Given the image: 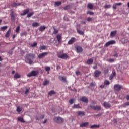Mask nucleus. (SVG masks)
Wrapping results in <instances>:
<instances>
[{
  "label": "nucleus",
  "instance_id": "nucleus-42",
  "mask_svg": "<svg viewBox=\"0 0 129 129\" xmlns=\"http://www.w3.org/2000/svg\"><path fill=\"white\" fill-rule=\"evenodd\" d=\"M110 82H109V81H108V80H105V81H104V84L105 85H109V84H110Z\"/></svg>",
  "mask_w": 129,
  "mask_h": 129
},
{
  "label": "nucleus",
  "instance_id": "nucleus-54",
  "mask_svg": "<svg viewBox=\"0 0 129 129\" xmlns=\"http://www.w3.org/2000/svg\"><path fill=\"white\" fill-rule=\"evenodd\" d=\"M95 104H96V102L95 101H93L91 104V105H92V106H94V105H95Z\"/></svg>",
  "mask_w": 129,
  "mask_h": 129
},
{
  "label": "nucleus",
  "instance_id": "nucleus-61",
  "mask_svg": "<svg viewBox=\"0 0 129 129\" xmlns=\"http://www.w3.org/2000/svg\"><path fill=\"white\" fill-rule=\"evenodd\" d=\"M78 115H81V111H79L78 112Z\"/></svg>",
  "mask_w": 129,
  "mask_h": 129
},
{
  "label": "nucleus",
  "instance_id": "nucleus-19",
  "mask_svg": "<svg viewBox=\"0 0 129 129\" xmlns=\"http://www.w3.org/2000/svg\"><path fill=\"white\" fill-rule=\"evenodd\" d=\"M17 120H18V121H20L22 123H25V120H24V119L22 117H19L17 118Z\"/></svg>",
  "mask_w": 129,
  "mask_h": 129
},
{
  "label": "nucleus",
  "instance_id": "nucleus-28",
  "mask_svg": "<svg viewBox=\"0 0 129 129\" xmlns=\"http://www.w3.org/2000/svg\"><path fill=\"white\" fill-rule=\"evenodd\" d=\"M45 117V115H43L41 116V117H36V120H40V119H43V118H44Z\"/></svg>",
  "mask_w": 129,
  "mask_h": 129
},
{
  "label": "nucleus",
  "instance_id": "nucleus-64",
  "mask_svg": "<svg viewBox=\"0 0 129 129\" xmlns=\"http://www.w3.org/2000/svg\"><path fill=\"white\" fill-rule=\"evenodd\" d=\"M18 6H21V3H17L16 7H18Z\"/></svg>",
  "mask_w": 129,
  "mask_h": 129
},
{
  "label": "nucleus",
  "instance_id": "nucleus-15",
  "mask_svg": "<svg viewBox=\"0 0 129 129\" xmlns=\"http://www.w3.org/2000/svg\"><path fill=\"white\" fill-rule=\"evenodd\" d=\"M81 101L85 103H88V99L85 97H82L81 98Z\"/></svg>",
  "mask_w": 129,
  "mask_h": 129
},
{
  "label": "nucleus",
  "instance_id": "nucleus-59",
  "mask_svg": "<svg viewBox=\"0 0 129 129\" xmlns=\"http://www.w3.org/2000/svg\"><path fill=\"white\" fill-rule=\"evenodd\" d=\"M93 69H96L97 68V66H94L93 67Z\"/></svg>",
  "mask_w": 129,
  "mask_h": 129
},
{
  "label": "nucleus",
  "instance_id": "nucleus-1",
  "mask_svg": "<svg viewBox=\"0 0 129 129\" xmlns=\"http://www.w3.org/2000/svg\"><path fill=\"white\" fill-rule=\"evenodd\" d=\"M29 57H30V58H32V59H34L35 55V54H32V53H29L26 55V59H25L26 63H28V64H29L30 65H32V64H33V60H32L30 58H29Z\"/></svg>",
  "mask_w": 129,
  "mask_h": 129
},
{
  "label": "nucleus",
  "instance_id": "nucleus-43",
  "mask_svg": "<svg viewBox=\"0 0 129 129\" xmlns=\"http://www.w3.org/2000/svg\"><path fill=\"white\" fill-rule=\"evenodd\" d=\"M50 70H51V68H50V67H45V71L46 72L50 71Z\"/></svg>",
  "mask_w": 129,
  "mask_h": 129
},
{
  "label": "nucleus",
  "instance_id": "nucleus-13",
  "mask_svg": "<svg viewBox=\"0 0 129 129\" xmlns=\"http://www.w3.org/2000/svg\"><path fill=\"white\" fill-rule=\"evenodd\" d=\"M30 12V10L29 9H25L23 11V13H21V16H25V15H27L28 13Z\"/></svg>",
  "mask_w": 129,
  "mask_h": 129
},
{
  "label": "nucleus",
  "instance_id": "nucleus-5",
  "mask_svg": "<svg viewBox=\"0 0 129 129\" xmlns=\"http://www.w3.org/2000/svg\"><path fill=\"white\" fill-rule=\"evenodd\" d=\"M76 41V38L75 37H72L71 39L68 41V45H72V44H74Z\"/></svg>",
  "mask_w": 129,
  "mask_h": 129
},
{
  "label": "nucleus",
  "instance_id": "nucleus-8",
  "mask_svg": "<svg viewBox=\"0 0 129 129\" xmlns=\"http://www.w3.org/2000/svg\"><path fill=\"white\" fill-rule=\"evenodd\" d=\"M10 16H11V19L12 20V21H15V20H16V18H15V16H16V14H15L13 10H11V11Z\"/></svg>",
  "mask_w": 129,
  "mask_h": 129
},
{
  "label": "nucleus",
  "instance_id": "nucleus-44",
  "mask_svg": "<svg viewBox=\"0 0 129 129\" xmlns=\"http://www.w3.org/2000/svg\"><path fill=\"white\" fill-rule=\"evenodd\" d=\"M69 8H70L69 5H67L63 7V9H64V11H66L67 10H68V9H69Z\"/></svg>",
  "mask_w": 129,
  "mask_h": 129
},
{
  "label": "nucleus",
  "instance_id": "nucleus-32",
  "mask_svg": "<svg viewBox=\"0 0 129 129\" xmlns=\"http://www.w3.org/2000/svg\"><path fill=\"white\" fill-rule=\"evenodd\" d=\"M87 15H90V16H93L94 15V12L89 11L87 12Z\"/></svg>",
  "mask_w": 129,
  "mask_h": 129
},
{
  "label": "nucleus",
  "instance_id": "nucleus-57",
  "mask_svg": "<svg viewBox=\"0 0 129 129\" xmlns=\"http://www.w3.org/2000/svg\"><path fill=\"white\" fill-rule=\"evenodd\" d=\"M109 62H114V59H110L109 60Z\"/></svg>",
  "mask_w": 129,
  "mask_h": 129
},
{
  "label": "nucleus",
  "instance_id": "nucleus-55",
  "mask_svg": "<svg viewBox=\"0 0 129 129\" xmlns=\"http://www.w3.org/2000/svg\"><path fill=\"white\" fill-rule=\"evenodd\" d=\"M90 86H94V85H95V83L92 82L90 83Z\"/></svg>",
  "mask_w": 129,
  "mask_h": 129
},
{
  "label": "nucleus",
  "instance_id": "nucleus-45",
  "mask_svg": "<svg viewBox=\"0 0 129 129\" xmlns=\"http://www.w3.org/2000/svg\"><path fill=\"white\" fill-rule=\"evenodd\" d=\"M36 45H37V43L34 42L33 44H31V47H36Z\"/></svg>",
  "mask_w": 129,
  "mask_h": 129
},
{
  "label": "nucleus",
  "instance_id": "nucleus-53",
  "mask_svg": "<svg viewBox=\"0 0 129 129\" xmlns=\"http://www.w3.org/2000/svg\"><path fill=\"white\" fill-rule=\"evenodd\" d=\"M115 4L116 5V6H121V5H122V3H115Z\"/></svg>",
  "mask_w": 129,
  "mask_h": 129
},
{
  "label": "nucleus",
  "instance_id": "nucleus-12",
  "mask_svg": "<svg viewBox=\"0 0 129 129\" xmlns=\"http://www.w3.org/2000/svg\"><path fill=\"white\" fill-rule=\"evenodd\" d=\"M101 74V71L99 70H96L94 72V76L95 77H99V75Z\"/></svg>",
  "mask_w": 129,
  "mask_h": 129
},
{
  "label": "nucleus",
  "instance_id": "nucleus-34",
  "mask_svg": "<svg viewBox=\"0 0 129 129\" xmlns=\"http://www.w3.org/2000/svg\"><path fill=\"white\" fill-rule=\"evenodd\" d=\"M34 13L33 12H31L27 14V18H30V17H31L32 16H33V15H34Z\"/></svg>",
  "mask_w": 129,
  "mask_h": 129
},
{
  "label": "nucleus",
  "instance_id": "nucleus-26",
  "mask_svg": "<svg viewBox=\"0 0 129 129\" xmlns=\"http://www.w3.org/2000/svg\"><path fill=\"white\" fill-rule=\"evenodd\" d=\"M116 33H117V31H112L111 32L110 36L111 37H114V36H115V35H116Z\"/></svg>",
  "mask_w": 129,
  "mask_h": 129
},
{
  "label": "nucleus",
  "instance_id": "nucleus-47",
  "mask_svg": "<svg viewBox=\"0 0 129 129\" xmlns=\"http://www.w3.org/2000/svg\"><path fill=\"white\" fill-rule=\"evenodd\" d=\"M110 7H111V5H105V6H104V8H105V9H109V8H110Z\"/></svg>",
  "mask_w": 129,
  "mask_h": 129
},
{
  "label": "nucleus",
  "instance_id": "nucleus-22",
  "mask_svg": "<svg viewBox=\"0 0 129 129\" xmlns=\"http://www.w3.org/2000/svg\"><path fill=\"white\" fill-rule=\"evenodd\" d=\"M88 9H90V10H93V5L91 3H89L87 5Z\"/></svg>",
  "mask_w": 129,
  "mask_h": 129
},
{
  "label": "nucleus",
  "instance_id": "nucleus-63",
  "mask_svg": "<svg viewBox=\"0 0 129 129\" xmlns=\"http://www.w3.org/2000/svg\"><path fill=\"white\" fill-rule=\"evenodd\" d=\"M125 105L128 106V105H129V102H126V103H125Z\"/></svg>",
  "mask_w": 129,
  "mask_h": 129
},
{
  "label": "nucleus",
  "instance_id": "nucleus-33",
  "mask_svg": "<svg viewBox=\"0 0 129 129\" xmlns=\"http://www.w3.org/2000/svg\"><path fill=\"white\" fill-rule=\"evenodd\" d=\"M73 108H80V106L79 104H74V106L73 107Z\"/></svg>",
  "mask_w": 129,
  "mask_h": 129
},
{
  "label": "nucleus",
  "instance_id": "nucleus-40",
  "mask_svg": "<svg viewBox=\"0 0 129 129\" xmlns=\"http://www.w3.org/2000/svg\"><path fill=\"white\" fill-rule=\"evenodd\" d=\"M47 84H49V81L45 80L44 82H43V85H47Z\"/></svg>",
  "mask_w": 129,
  "mask_h": 129
},
{
  "label": "nucleus",
  "instance_id": "nucleus-18",
  "mask_svg": "<svg viewBox=\"0 0 129 129\" xmlns=\"http://www.w3.org/2000/svg\"><path fill=\"white\" fill-rule=\"evenodd\" d=\"M89 124V122H88L82 123L81 124V127H86V126H87V125H88Z\"/></svg>",
  "mask_w": 129,
  "mask_h": 129
},
{
  "label": "nucleus",
  "instance_id": "nucleus-31",
  "mask_svg": "<svg viewBox=\"0 0 129 129\" xmlns=\"http://www.w3.org/2000/svg\"><path fill=\"white\" fill-rule=\"evenodd\" d=\"M16 111H17V112H21L22 111V107L20 106L17 107Z\"/></svg>",
  "mask_w": 129,
  "mask_h": 129
},
{
  "label": "nucleus",
  "instance_id": "nucleus-16",
  "mask_svg": "<svg viewBox=\"0 0 129 129\" xmlns=\"http://www.w3.org/2000/svg\"><path fill=\"white\" fill-rule=\"evenodd\" d=\"M59 80H61L63 82H67V81L66 80V77H65L59 76Z\"/></svg>",
  "mask_w": 129,
  "mask_h": 129
},
{
  "label": "nucleus",
  "instance_id": "nucleus-14",
  "mask_svg": "<svg viewBox=\"0 0 129 129\" xmlns=\"http://www.w3.org/2000/svg\"><path fill=\"white\" fill-rule=\"evenodd\" d=\"M104 106L105 108H110L111 107V105L109 104V103L105 102L104 103Z\"/></svg>",
  "mask_w": 129,
  "mask_h": 129
},
{
  "label": "nucleus",
  "instance_id": "nucleus-35",
  "mask_svg": "<svg viewBox=\"0 0 129 129\" xmlns=\"http://www.w3.org/2000/svg\"><path fill=\"white\" fill-rule=\"evenodd\" d=\"M56 92L55 91L51 90L48 92V95H52V94H55Z\"/></svg>",
  "mask_w": 129,
  "mask_h": 129
},
{
  "label": "nucleus",
  "instance_id": "nucleus-9",
  "mask_svg": "<svg viewBox=\"0 0 129 129\" xmlns=\"http://www.w3.org/2000/svg\"><path fill=\"white\" fill-rule=\"evenodd\" d=\"M47 55H48V52H43V53L40 54L38 56V59H42V58H44V57L47 56Z\"/></svg>",
  "mask_w": 129,
  "mask_h": 129
},
{
  "label": "nucleus",
  "instance_id": "nucleus-52",
  "mask_svg": "<svg viewBox=\"0 0 129 129\" xmlns=\"http://www.w3.org/2000/svg\"><path fill=\"white\" fill-rule=\"evenodd\" d=\"M114 77L113 76V75H111L110 76V77H109V79H110V80H112V79H113V78H114Z\"/></svg>",
  "mask_w": 129,
  "mask_h": 129
},
{
  "label": "nucleus",
  "instance_id": "nucleus-3",
  "mask_svg": "<svg viewBox=\"0 0 129 129\" xmlns=\"http://www.w3.org/2000/svg\"><path fill=\"white\" fill-rule=\"evenodd\" d=\"M39 74L38 71H32L28 74H27L28 77H32V76H37Z\"/></svg>",
  "mask_w": 129,
  "mask_h": 129
},
{
  "label": "nucleus",
  "instance_id": "nucleus-4",
  "mask_svg": "<svg viewBox=\"0 0 129 129\" xmlns=\"http://www.w3.org/2000/svg\"><path fill=\"white\" fill-rule=\"evenodd\" d=\"M121 88H122V86L119 84H116L114 85V89L116 91H120V90H121Z\"/></svg>",
  "mask_w": 129,
  "mask_h": 129
},
{
  "label": "nucleus",
  "instance_id": "nucleus-41",
  "mask_svg": "<svg viewBox=\"0 0 129 129\" xmlns=\"http://www.w3.org/2000/svg\"><path fill=\"white\" fill-rule=\"evenodd\" d=\"M53 34H54L55 35H56V34L58 33V30H57V29L55 28V27H53Z\"/></svg>",
  "mask_w": 129,
  "mask_h": 129
},
{
  "label": "nucleus",
  "instance_id": "nucleus-62",
  "mask_svg": "<svg viewBox=\"0 0 129 129\" xmlns=\"http://www.w3.org/2000/svg\"><path fill=\"white\" fill-rule=\"evenodd\" d=\"M85 113L84 112H81V115H85Z\"/></svg>",
  "mask_w": 129,
  "mask_h": 129
},
{
  "label": "nucleus",
  "instance_id": "nucleus-2",
  "mask_svg": "<svg viewBox=\"0 0 129 129\" xmlns=\"http://www.w3.org/2000/svg\"><path fill=\"white\" fill-rule=\"evenodd\" d=\"M53 120L56 123H63L64 122V119L60 117H55L53 118Z\"/></svg>",
  "mask_w": 129,
  "mask_h": 129
},
{
  "label": "nucleus",
  "instance_id": "nucleus-6",
  "mask_svg": "<svg viewBox=\"0 0 129 129\" xmlns=\"http://www.w3.org/2000/svg\"><path fill=\"white\" fill-rule=\"evenodd\" d=\"M91 108H92L94 110H100L101 109V107L100 106H92L90 105Z\"/></svg>",
  "mask_w": 129,
  "mask_h": 129
},
{
  "label": "nucleus",
  "instance_id": "nucleus-27",
  "mask_svg": "<svg viewBox=\"0 0 129 129\" xmlns=\"http://www.w3.org/2000/svg\"><path fill=\"white\" fill-rule=\"evenodd\" d=\"M21 77V75L19 74V73H16L15 75H14V78H16V79L17 78H20Z\"/></svg>",
  "mask_w": 129,
  "mask_h": 129
},
{
  "label": "nucleus",
  "instance_id": "nucleus-7",
  "mask_svg": "<svg viewBox=\"0 0 129 129\" xmlns=\"http://www.w3.org/2000/svg\"><path fill=\"white\" fill-rule=\"evenodd\" d=\"M114 44H115V41L110 40L105 44V46L108 47V46H110V45H114Z\"/></svg>",
  "mask_w": 129,
  "mask_h": 129
},
{
  "label": "nucleus",
  "instance_id": "nucleus-50",
  "mask_svg": "<svg viewBox=\"0 0 129 129\" xmlns=\"http://www.w3.org/2000/svg\"><path fill=\"white\" fill-rule=\"evenodd\" d=\"M12 7H17V3H13L12 5H11Z\"/></svg>",
  "mask_w": 129,
  "mask_h": 129
},
{
  "label": "nucleus",
  "instance_id": "nucleus-49",
  "mask_svg": "<svg viewBox=\"0 0 129 129\" xmlns=\"http://www.w3.org/2000/svg\"><path fill=\"white\" fill-rule=\"evenodd\" d=\"M109 71V70L108 69L105 70L104 71V74H107V73H108Z\"/></svg>",
  "mask_w": 129,
  "mask_h": 129
},
{
  "label": "nucleus",
  "instance_id": "nucleus-39",
  "mask_svg": "<svg viewBox=\"0 0 129 129\" xmlns=\"http://www.w3.org/2000/svg\"><path fill=\"white\" fill-rule=\"evenodd\" d=\"M16 33H19L20 32V26H18L15 30Z\"/></svg>",
  "mask_w": 129,
  "mask_h": 129
},
{
  "label": "nucleus",
  "instance_id": "nucleus-60",
  "mask_svg": "<svg viewBox=\"0 0 129 129\" xmlns=\"http://www.w3.org/2000/svg\"><path fill=\"white\" fill-rule=\"evenodd\" d=\"M126 99L127 100H129V95H126Z\"/></svg>",
  "mask_w": 129,
  "mask_h": 129
},
{
  "label": "nucleus",
  "instance_id": "nucleus-29",
  "mask_svg": "<svg viewBox=\"0 0 129 129\" xmlns=\"http://www.w3.org/2000/svg\"><path fill=\"white\" fill-rule=\"evenodd\" d=\"M40 26V24L37 22H34L32 23V27H39Z\"/></svg>",
  "mask_w": 129,
  "mask_h": 129
},
{
  "label": "nucleus",
  "instance_id": "nucleus-36",
  "mask_svg": "<svg viewBox=\"0 0 129 129\" xmlns=\"http://www.w3.org/2000/svg\"><path fill=\"white\" fill-rule=\"evenodd\" d=\"M8 29V26H3L1 28V31H5V30H7Z\"/></svg>",
  "mask_w": 129,
  "mask_h": 129
},
{
  "label": "nucleus",
  "instance_id": "nucleus-24",
  "mask_svg": "<svg viewBox=\"0 0 129 129\" xmlns=\"http://www.w3.org/2000/svg\"><path fill=\"white\" fill-rule=\"evenodd\" d=\"M61 4V2L60 1H57L55 2L54 6L55 7H59Z\"/></svg>",
  "mask_w": 129,
  "mask_h": 129
},
{
  "label": "nucleus",
  "instance_id": "nucleus-20",
  "mask_svg": "<svg viewBox=\"0 0 129 129\" xmlns=\"http://www.w3.org/2000/svg\"><path fill=\"white\" fill-rule=\"evenodd\" d=\"M75 49L78 53L81 52V47L77 46H75Z\"/></svg>",
  "mask_w": 129,
  "mask_h": 129
},
{
  "label": "nucleus",
  "instance_id": "nucleus-56",
  "mask_svg": "<svg viewBox=\"0 0 129 129\" xmlns=\"http://www.w3.org/2000/svg\"><path fill=\"white\" fill-rule=\"evenodd\" d=\"M116 6H117V5H116L115 4L113 5V8H114V10H116Z\"/></svg>",
  "mask_w": 129,
  "mask_h": 129
},
{
  "label": "nucleus",
  "instance_id": "nucleus-38",
  "mask_svg": "<svg viewBox=\"0 0 129 129\" xmlns=\"http://www.w3.org/2000/svg\"><path fill=\"white\" fill-rule=\"evenodd\" d=\"M46 48H47V47H46V46H44V45L41 46L39 47V50H45L46 49Z\"/></svg>",
  "mask_w": 129,
  "mask_h": 129
},
{
  "label": "nucleus",
  "instance_id": "nucleus-48",
  "mask_svg": "<svg viewBox=\"0 0 129 129\" xmlns=\"http://www.w3.org/2000/svg\"><path fill=\"white\" fill-rule=\"evenodd\" d=\"M30 91V88L29 89H26V91H25V94H27L28 92Z\"/></svg>",
  "mask_w": 129,
  "mask_h": 129
},
{
  "label": "nucleus",
  "instance_id": "nucleus-10",
  "mask_svg": "<svg viewBox=\"0 0 129 129\" xmlns=\"http://www.w3.org/2000/svg\"><path fill=\"white\" fill-rule=\"evenodd\" d=\"M56 39L58 43L59 44H61V42H62V36L60 34H58L56 36Z\"/></svg>",
  "mask_w": 129,
  "mask_h": 129
},
{
  "label": "nucleus",
  "instance_id": "nucleus-58",
  "mask_svg": "<svg viewBox=\"0 0 129 129\" xmlns=\"http://www.w3.org/2000/svg\"><path fill=\"white\" fill-rule=\"evenodd\" d=\"M63 19L64 21H68V18H66V17H64Z\"/></svg>",
  "mask_w": 129,
  "mask_h": 129
},
{
  "label": "nucleus",
  "instance_id": "nucleus-51",
  "mask_svg": "<svg viewBox=\"0 0 129 129\" xmlns=\"http://www.w3.org/2000/svg\"><path fill=\"white\" fill-rule=\"evenodd\" d=\"M111 75H113V76H116V73H115V71H113L112 72V74Z\"/></svg>",
  "mask_w": 129,
  "mask_h": 129
},
{
  "label": "nucleus",
  "instance_id": "nucleus-37",
  "mask_svg": "<svg viewBox=\"0 0 129 129\" xmlns=\"http://www.w3.org/2000/svg\"><path fill=\"white\" fill-rule=\"evenodd\" d=\"M74 101H75V99H71L69 100V103L70 104H73V103H74Z\"/></svg>",
  "mask_w": 129,
  "mask_h": 129
},
{
  "label": "nucleus",
  "instance_id": "nucleus-46",
  "mask_svg": "<svg viewBox=\"0 0 129 129\" xmlns=\"http://www.w3.org/2000/svg\"><path fill=\"white\" fill-rule=\"evenodd\" d=\"M86 20L88 21V22H91V21H92V18H90V17H89L88 18L86 19Z\"/></svg>",
  "mask_w": 129,
  "mask_h": 129
},
{
  "label": "nucleus",
  "instance_id": "nucleus-21",
  "mask_svg": "<svg viewBox=\"0 0 129 129\" xmlns=\"http://www.w3.org/2000/svg\"><path fill=\"white\" fill-rule=\"evenodd\" d=\"M10 35H11V29L8 30L7 32L5 35L6 38H9V37H10Z\"/></svg>",
  "mask_w": 129,
  "mask_h": 129
},
{
  "label": "nucleus",
  "instance_id": "nucleus-25",
  "mask_svg": "<svg viewBox=\"0 0 129 129\" xmlns=\"http://www.w3.org/2000/svg\"><path fill=\"white\" fill-rule=\"evenodd\" d=\"M80 26H77V33L79 34L80 35H81V30H80Z\"/></svg>",
  "mask_w": 129,
  "mask_h": 129
},
{
  "label": "nucleus",
  "instance_id": "nucleus-23",
  "mask_svg": "<svg viewBox=\"0 0 129 129\" xmlns=\"http://www.w3.org/2000/svg\"><path fill=\"white\" fill-rule=\"evenodd\" d=\"M46 29V27L45 26H41L39 28V31L40 32H43Z\"/></svg>",
  "mask_w": 129,
  "mask_h": 129
},
{
  "label": "nucleus",
  "instance_id": "nucleus-30",
  "mask_svg": "<svg viewBox=\"0 0 129 129\" xmlns=\"http://www.w3.org/2000/svg\"><path fill=\"white\" fill-rule=\"evenodd\" d=\"M99 125H92L90 126V128H98Z\"/></svg>",
  "mask_w": 129,
  "mask_h": 129
},
{
  "label": "nucleus",
  "instance_id": "nucleus-17",
  "mask_svg": "<svg viewBox=\"0 0 129 129\" xmlns=\"http://www.w3.org/2000/svg\"><path fill=\"white\" fill-rule=\"evenodd\" d=\"M92 63H93V59H92V58H90L89 59H88L87 62H86V63L88 65H91V64H92Z\"/></svg>",
  "mask_w": 129,
  "mask_h": 129
},
{
  "label": "nucleus",
  "instance_id": "nucleus-11",
  "mask_svg": "<svg viewBox=\"0 0 129 129\" xmlns=\"http://www.w3.org/2000/svg\"><path fill=\"white\" fill-rule=\"evenodd\" d=\"M58 58H60V59H67L68 58V56L66 53H63L62 54L58 55Z\"/></svg>",
  "mask_w": 129,
  "mask_h": 129
}]
</instances>
